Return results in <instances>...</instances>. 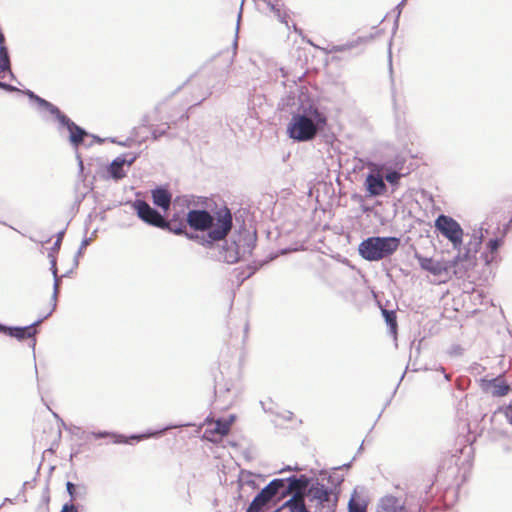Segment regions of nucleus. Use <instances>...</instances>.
Here are the masks:
<instances>
[{"mask_svg": "<svg viewBox=\"0 0 512 512\" xmlns=\"http://www.w3.org/2000/svg\"><path fill=\"white\" fill-rule=\"evenodd\" d=\"M186 221L194 230L207 231L210 229L209 240H205L208 245L225 239L233 226L232 214L227 207L220 208L213 215L206 210H190Z\"/></svg>", "mask_w": 512, "mask_h": 512, "instance_id": "nucleus-1", "label": "nucleus"}, {"mask_svg": "<svg viewBox=\"0 0 512 512\" xmlns=\"http://www.w3.org/2000/svg\"><path fill=\"white\" fill-rule=\"evenodd\" d=\"M327 125V117L318 110L311 108L309 116L296 114L287 126V133L291 139L299 142L310 141L315 138L319 129Z\"/></svg>", "mask_w": 512, "mask_h": 512, "instance_id": "nucleus-2", "label": "nucleus"}, {"mask_svg": "<svg viewBox=\"0 0 512 512\" xmlns=\"http://www.w3.org/2000/svg\"><path fill=\"white\" fill-rule=\"evenodd\" d=\"M421 269L431 273L434 276H450L463 277L467 270L473 265L472 260L467 256L458 255L452 261L435 260L431 257H425L416 254Z\"/></svg>", "mask_w": 512, "mask_h": 512, "instance_id": "nucleus-3", "label": "nucleus"}, {"mask_svg": "<svg viewBox=\"0 0 512 512\" xmlns=\"http://www.w3.org/2000/svg\"><path fill=\"white\" fill-rule=\"evenodd\" d=\"M399 245L396 237H369L360 243L359 253L368 261H378L391 256Z\"/></svg>", "mask_w": 512, "mask_h": 512, "instance_id": "nucleus-4", "label": "nucleus"}, {"mask_svg": "<svg viewBox=\"0 0 512 512\" xmlns=\"http://www.w3.org/2000/svg\"><path fill=\"white\" fill-rule=\"evenodd\" d=\"M287 485L281 492V497L284 498L288 495L291 497L285 501L276 512L287 510L288 512H310L305 505V489L307 487V480L302 478L291 477L287 479Z\"/></svg>", "mask_w": 512, "mask_h": 512, "instance_id": "nucleus-5", "label": "nucleus"}, {"mask_svg": "<svg viewBox=\"0 0 512 512\" xmlns=\"http://www.w3.org/2000/svg\"><path fill=\"white\" fill-rule=\"evenodd\" d=\"M309 502L313 503L317 512H334L337 497L332 491L319 482L313 483L305 493Z\"/></svg>", "mask_w": 512, "mask_h": 512, "instance_id": "nucleus-6", "label": "nucleus"}, {"mask_svg": "<svg viewBox=\"0 0 512 512\" xmlns=\"http://www.w3.org/2000/svg\"><path fill=\"white\" fill-rule=\"evenodd\" d=\"M235 420V415H230L226 419L217 420L213 418H206L203 423V438L212 443L221 442L223 438L230 433L231 427L234 424Z\"/></svg>", "mask_w": 512, "mask_h": 512, "instance_id": "nucleus-7", "label": "nucleus"}, {"mask_svg": "<svg viewBox=\"0 0 512 512\" xmlns=\"http://www.w3.org/2000/svg\"><path fill=\"white\" fill-rule=\"evenodd\" d=\"M435 227L443 236L452 242L454 248L460 247L462 244L463 230L456 220L446 215H440L435 220Z\"/></svg>", "mask_w": 512, "mask_h": 512, "instance_id": "nucleus-8", "label": "nucleus"}, {"mask_svg": "<svg viewBox=\"0 0 512 512\" xmlns=\"http://www.w3.org/2000/svg\"><path fill=\"white\" fill-rule=\"evenodd\" d=\"M133 208L137 213V216L145 223L157 227L163 228L164 217L153 209L146 201L136 200L133 203Z\"/></svg>", "mask_w": 512, "mask_h": 512, "instance_id": "nucleus-9", "label": "nucleus"}, {"mask_svg": "<svg viewBox=\"0 0 512 512\" xmlns=\"http://www.w3.org/2000/svg\"><path fill=\"white\" fill-rule=\"evenodd\" d=\"M39 322L40 321L26 327H6L0 324V332L5 333L18 340H24L35 336V334L37 333L36 325Z\"/></svg>", "mask_w": 512, "mask_h": 512, "instance_id": "nucleus-10", "label": "nucleus"}, {"mask_svg": "<svg viewBox=\"0 0 512 512\" xmlns=\"http://www.w3.org/2000/svg\"><path fill=\"white\" fill-rule=\"evenodd\" d=\"M285 487H286V480L274 479L258 493V496L260 498H262L263 501L267 504L276 495H278V494L281 495V492L285 489Z\"/></svg>", "mask_w": 512, "mask_h": 512, "instance_id": "nucleus-11", "label": "nucleus"}, {"mask_svg": "<svg viewBox=\"0 0 512 512\" xmlns=\"http://www.w3.org/2000/svg\"><path fill=\"white\" fill-rule=\"evenodd\" d=\"M285 487H286V480L274 479L258 493V496L260 498H262L263 501L267 504L276 495H278V494L281 495V492L285 489Z\"/></svg>", "mask_w": 512, "mask_h": 512, "instance_id": "nucleus-12", "label": "nucleus"}, {"mask_svg": "<svg viewBox=\"0 0 512 512\" xmlns=\"http://www.w3.org/2000/svg\"><path fill=\"white\" fill-rule=\"evenodd\" d=\"M187 221L181 218L180 216L174 215L170 220L164 219V225L162 229H166L174 234L181 235L185 234L190 239L199 238L197 235H192L186 233V225Z\"/></svg>", "mask_w": 512, "mask_h": 512, "instance_id": "nucleus-13", "label": "nucleus"}, {"mask_svg": "<svg viewBox=\"0 0 512 512\" xmlns=\"http://www.w3.org/2000/svg\"><path fill=\"white\" fill-rule=\"evenodd\" d=\"M365 184L371 196H379L386 192V185L380 175L369 174Z\"/></svg>", "mask_w": 512, "mask_h": 512, "instance_id": "nucleus-14", "label": "nucleus"}, {"mask_svg": "<svg viewBox=\"0 0 512 512\" xmlns=\"http://www.w3.org/2000/svg\"><path fill=\"white\" fill-rule=\"evenodd\" d=\"M63 125H65L69 130L70 141L74 146L77 147L80 143L83 142L84 136H86V132L82 128L72 122L69 118L68 122H64Z\"/></svg>", "mask_w": 512, "mask_h": 512, "instance_id": "nucleus-15", "label": "nucleus"}, {"mask_svg": "<svg viewBox=\"0 0 512 512\" xmlns=\"http://www.w3.org/2000/svg\"><path fill=\"white\" fill-rule=\"evenodd\" d=\"M153 203L158 207L167 210L171 203V194L165 189H156L152 191Z\"/></svg>", "mask_w": 512, "mask_h": 512, "instance_id": "nucleus-16", "label": "nucleus"}, {"mask_svg": "<svg viewBox=\"0 0 512 512\" xmlns=\"http://www.w3.org/2000/svg\"><path fill=\"white\" fill-rule=\"evenodd\" d=\"M124 163L125 160L121 158H117L111 163L109 167V172L113 178L121 179L125 176V172L123 170Z\"/></svg>", "mask_w": 512, "mask_h": 512, "instance_id": "nucleus-17", "label": "nucleus"}, {"mask_svg": "<svg viewBox=\"0 0 512 512\" xmlns=\"http://www.w3.org/2000/svg\"><path fill=\"white\" fill-rule=\"evenodd\" d=\"M491 385L493 387V395L495 396H504L509 392L510 387L499 378H496L491 381Z\"/></svg>", "mask_w": 512, "mask_h": 512, "instance_id": "nucleus-18", "label": "nucleus"}, {"mask_svg": "<svg viewBox=\"0 0 512 512\" xmlns=\"http://www.w3.org/2000/svg\"><path fill=\"white\" fill-rule=\"evenodd\" d=\"M382 313H383L386 323L390 327L391 332L396 333V331H397L396 313L394 311L386 310V309H383Z\"/></svg>", "mask_w": 512, "mask_h": 512, "instance_id": "nucleus-19", "label": "nucleus"}, {"mask_svg": "<svg viewBox=\"0 0 512 512\" xmlns=\"http://www.w3.org/2000/svg\"><path fill=\"white\" fill-rule=\"evenodd\" d=\"M503 244V241L502 239H491L488 243H487V247L491 253V257L490 258H486V261L487 262H491L494 260V254L497 252V250L499 249V247Z\"/></svg>", "mask_w": 512, "mask_h": 512, "instance_id": "nucleus-20", "label": "nucleus"}, {"mask_svg": "<svg viewBox=\"0 0 512 512\" xmlns=\"http://www.w3.org/2000/svg\"><path fill=\"white\" fill-rule=\"evenodd\" d=\"M265 505L266 503L257 494L249 505L247 512H260Z\"/></svg>", "mask_w": 512, "mask_h": 512, "instance_id": "nucleus-21", "label": "nucleus"}, {"mask_svg": "<svg viewBox=\"0 0 512 512\" xmlns=\"http://www.w3.org/2000/svg\"><path fill=\"white\" fill-rule=\"evenodd\" d=\"M46 109L53 115H55L57 117V119L59 120V122L61 124H63L64 122H68V117L66 115H64L58 107L54 106L52 103H51V106H48L46 107Z\"/></svg>", "mask_w": 512, "mask_h": 512, "instance_id": "nucleus-22", "label": "nucleus"}, {"mask_svg": "<svg viewBox=\"0 0 512 512\" xmlns=\"http://www.w3.org/2000/svg\"><path fill=\"white\" fill-rule=\"evenodd\" d=\"M402 174L397 171H391L385 175V179L392 185H398L399 180L401 179Z\"/></svg>", "mask_w": 512, "mask_h": 512, "instance_id": "nucleus-23", "label": "nucleus"}, {"mask_svg": "<svg viewBox=\"0 0 512 512\" xmlns=\"http://www.w3.org/2000/svg\"><path fill=\"white\" fill-rule=\"evenodd\" d=\"M165 127L161 130V131H158V130H153L152 131V139L153 140H156L158 139L160 136L164 135L166 133V131L170 128V125H169V122L166 121L164 124H163Z\"/></svg>", "mask_w": 512, "mask_h": 512, "instance_id": "nucleus-24", "label": "nucleus"}, {"mask_svg": "<svg viewBox=\"0 0 512 512\" xmlns=\"http://www.w3.org/2000/svg\"><path fill=\"white\" fill-rule=\"evenodd\" d=\"M66 487L71 499L76 500L78 497V494L76 492V486L71 482H67Z\"/></svg>", "mask_w": 512, "mask_h": 512, "instance_id": "nucleus-25", "label": "nucleus"}, {"mask_svg": "<svg viewBox=\"0 0 512 512\" xmlns=\"http://www.w3.org/2000/svg\"><path fill=\"white\" fill-rule=\"evenodd\" d=\"M0 60L7 61V65L10 66V60L8 56L7 48L4 45L0 46Z\"/></svg>", "mask_w": 512, "mask_h": 512, "instance_id": "nucleus-26", "label": "nucleus"}, {"mask_svg": "<svg viewBox=\"0 0 512 512\" xmlns=\"http://www.w3.org/2000/svg\"><path fill=\"white\" fill-rule=\"evenodd\" d=\"M349 512H365V510L359 504L351 500L349 502Z\"/></svg>", "mask_w": 512, "mask_h": 512, "instance_id": "nucleus-27", "label": "nucleus"}, {"mask_svg": "<svg viewBox=\"0 0 512 512\" xmlns=\"http://www.w3.org/2000/svg\"><path fill=\"white\" fill-rule=\"evenodd\" d=\"M7 71H10V66L7 65V61L0 60V77H2Z\"/></svg>", "mask_w": 512, "mask_h": 512, "instance_id": "nucleus-28", "label": "nucleus"}, {"mask_svg": "<svg viewBox=\"0 0 512 512\" xmlns=\"http://www.w3.org/2000/svg\"><path fill=\"white\" fill-rule=\"evenodd\" d=\"M167 108H168V103L164 101V102L159 103L156 106L155 110L157 113L162 114V113L166 112Z\"/></svg>", "mask_w": 512, "mask_h": 512, "instance_id": "nucleus-29", "label": "nucleus"}, {"mask_svg": "<svg viewBox=\"0 0 512 512\" xmlns=\"http://www.w3.org/2000/svg\"><path fill=\"white\" fill-rule=\"evenodd\" d=\"M504 414L506 416V418L508 419V421L512 424V401L510 402V404L505 408L504 410Z\"/></svg>", "mask_w": 512, "mask_h": 512, "instance_id": "nucleus-30", "label": "nucleus"}, {"mask_svg": "<svg viewBox=\"0 0 512 512\" xmlns=\"http://www.w3.org/2000/svg\"><path fill=\"white\" fill-rule=\"evenodd\" d=\"M63 235H64V232H60L58 234V237H57L56 242L54 243L53 249H55V250H59L60 249L61 242H62V239H63Z\"/></svg>", "mask_w": 512, "mask_h": 512, "instance_id": "nucleus-31", "label": "nucleus"}, {"mask_svg": "<svg viewBox=\"0 0 512 512\" xmlns=\"http://www.w3.org/2000/svg\"><path fill=\"white\" fill-rule=\"evenodd\" d=\"M61 512H78L77 508L74 505H64Z\"/></svg>", "mask_w": 512, "mask_h": 512, "instance_id": "nucleus-32", "label": "nucleus"}, {"mask_svg": "<svg viewBox=\"0 0 512 512\" xmlns=\"http://www.w3.org/2000/svg\"><path fill=\"white\" fill-rule=\"evenodd\" d=\"M35 98H36L37 102H38L42 107L46 108V107H48V106H51V103H50V102H48V101H46L45 99H42V98H40V97H38V96H36Z\"/></svg>", "mask_w": 512, "mask_h": 512, "instance_id": "nucleus-33", "label": "nucleus"}, {"mask_svg": "<svg viewBox=\"0 0 512 512\" xmlns=\"http://www.w3.org/2000/svg\"><path fill=\"white\" fill-rule=\"evenodd\" d=\"M4 41H5L4 35L2 33H0V46L4 45Z\"/></svg>", "mask_w": 512, "mask_h": 512, "instance_id": "nucleus-34", "label": "nucleus"}, {"mask_svg": "<svg viewBox=\"0 0 512 512\" xmlns=\"http://www.w3.org/2000/svg\"><path fill=\"white\" fill-rule=\"evenodd\" d=\"M294 31L301 34V30H299L295 25H294Z\"/></svg>", "mask_w": 512, "mask_h": 512, "instance_id": "nucleus-35", "label": "nucleus"}, {"mask_svg": "<svg viewBox=\"0 0 512 512\" xmlns=\"http://www.w3.org/2000/svg\"><path fill=\"white\" fill-rule=\"evenodd\" d=\"M143 437H144V436H133L132 438H133V439L140 440V439H142Z\"/></svg>", "mask_w": 512, "mask_h": 512, "instance_id": "nucleus-36", "label": "nucleus"}, {"mask_svg": "<svg viewBox=\"0 0 512 512\" xmlns=\"http://www.w3.org/2000/svg\"><path fill=\"white\" fill-rule=\"evenodd\" d=\"M286 25H288V21L286 20V18H283L282 20Z\"/></svg>", "mask_w": 512, "mask_h": 512, "instance_id": "nucleus-37", "label": "nucleus"}, {"mask_svg": "<svg viewBox=\"0 0 512 512\" xmlns=\"http://www.w3.org/2000/svg\"><path fill=\"white\" fill-rule=\"evenodd\" d=\"M172 117H173V115H172V114H171V115H168V116H167V120H170Z\"/></svg>", "mask_w": 512, "mask_h": 512, "instance_id": "nucleus-38", "label": "nucleus"}, {"mask_svg": "<svg viewBox=\"0 0 512 512\" xmlns=\"http://www.w3.org/2000/svg\"><path fill=\"white\" fill-rule=\"evenodd\" d=\"M0 87H5V85L3 83L0 82Z\"/></svg>", "mask_w": 512, "mask_h": 512, "instance_id": "nucleus-39", "label": "nucleus"}]
</instances>
